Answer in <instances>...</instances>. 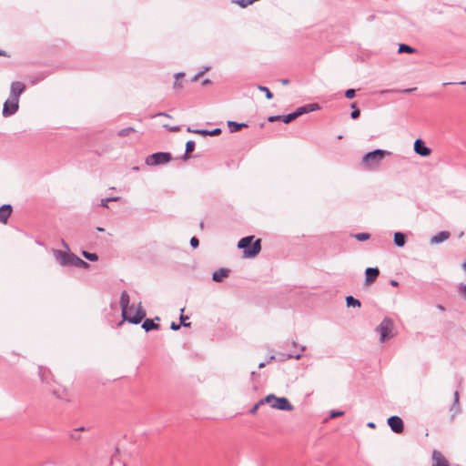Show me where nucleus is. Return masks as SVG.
<instances>
[{
  "label": "nucleus",
  "instance_id": "f257e3e1",
  "mask_svg": "<svg viewBox=\"0 0 466 466\" xmlns=\"http://www.w3.org/2000/svg\"><path fill=\"white\" fill-rule=\"evenodd\" d=\"M254 239V236H248L242 238L238 243V248L244 250V256L246 258H254L256 257L261 250V239H256L252 246L249 248V245Z\"/></svg>",
  "mask_w": 466,
  "mask_h": 466
},
{
  "label": "nucleus",
  "instance_id": "f03ea898",
  "mask_svg": "<svg viewBox=\"0 0 466 466\" xmlns=\"http://www.w3.org/2000/svg\"><path fill=\"white\" fill-rule=\"evenodd\" d=\"M262 402L269 405L270 408L279 410H293L294 407L290 401L285 397H278L274 394H268L262 399Z\"/></svg>",
  "mask_w": 466,
  "mask_h": 466
},
{
  "label": "nucleus",
  "instance_id": "7ed1b4c3",
  "mask_svg": "<svg viewBox=\"0 0 466 466\" xmlns=\"http://www.w3.org/2000/svg\"><path fill=\"white\" fill-rule=\"evenodd\" d=\"M387 154V151L381 149H376L369 152L363 157L362 165L365 168H375L380 165Z\"/></svg>",
  "mask_w": 466,
  "mask_h": 466
},
{
  "label": "nucleus",
  "instance_id": "20e7f679",
  "mask_svg": "<svg viewBox=\"0 0 466 466\" xmlns=\"http://www.w3.org/2000/svg\"><path fill=\"white\" fill-rule=\"evenodd\" d=\"M128 313L127 316H123L125 320H127L130 323L138 324L145 318L146 313L139 303L137 307L131 306L128 309Z\"/></svg>",
  "mask_w": 466,
  "mask_h": 466
},
{
  "label": "nucleus",
  "instance_id": "39448f33",
  "mask_svg": "<svg viewBox=\"0 0 466 466\" xmlns=\"http://www.w3.org/2000/svg\"><path fill=\"white\" fill-rule=\"evenodd\" d=\"M171 160L170 153L158 152L148 156L146 158V164L148 166H156L167 163Z\"/></svg>",
  "mask_w": 466,
  "mask_h": 466
},
{
  "label": "nucleus",
  "instance_id": "423d86ee",
  "mask_svg": "<svg viewBox=\"0 0 466 466\" xmlns=\"http://www.w3.org/2000/svg\"><path fill=\"white\" fill-rule=\"evenodd\" d=\"M393 329V323L389 319H384L380 326L378 327V331L380 335V341H385L386 339L392 337L391 331Z\"/></svg>",
  "mask_w": 466,
  "mask_h": 466
},
{
  "label": "nucleus",
  "instance_id": "0eeeda50",
  "mask_svg": "<svg viewBox=\"0 0 466 466\" xmlns=\"http://www.w3.org/2000/svg\"><path fill=\"white\" fill-rule=\"evenodd\" d=\"M19 100L16 97H10L4 104L3 115L5 116L15 114L18 109Z\"/></svg>",
  "mask_w": 466,
  "mask_h": 466
},
{
  "label": "nucleus",
  "instance_id": "6e6552de",
  "mask_svg": "<svg viewBox=\"0 0 466 466\" xmlns=\"http://www.w3.org/2000/svg\"><path fill=\"white\" fill-rule=\"evenodd\" d=\"M388 424L395 433H402L404 425L402 420L398 416H392L388 419Z\"/></svg>",
  "mask_w": 466,
  "mask_h": 466
},
{
  "label": "nucleus",
  "instance_id": "1a4fd4ad",
  "mask_svg": "<svg viewBox=\"0 0 466 466\" xmlns=\"http://www.w3.org/2000/svg\"><path fill=\"white\" fill-rule=\"evenodd\" d=\"M414 151L421 157H428L431 153V150L426 147L424 141L420 138L414 142Z\"/></svg>",
  "mask_w": 466,
  "mask_h": 466
},
{
  "label": "nucleus",
  "instance_id": "9d476101",
  "mask_svg": "<svg viewBox=\"0 0 466 466\" xmlns=\"http://www.w3.org/2000/svg\"><path fill=\"white\" fill-rule=\"evenodd\" d=\"M431 460L435 466H450L448 460L440 451L434 450L432 451Z\"/></svg>",
  "mask_w": 466,
  "mask_h": 466
},
{
  "label": "nucleus",
  "instance_id": "9b49d317",
  "mask_svg": "<svg viewBox=\"0 0 466 466\" xmlns=\"http://www.w3.org/2000/svg\"><path fill=\"white\" fill-rule=\"evenodd\" d=\"M365 284L367 286H370L376 280V279L380 275V270L377 268H368L365 271Z\"/></svg>",
  "mask_w": 466,
  "mask_h": 466
},
{
  "label": "nucleus",
  "instance_id": "f8f14e48",
  "mask_svg": "<svg viewBox=\"0 0 466 466\" xmlns=\"http://www.w3.org/2000/svg\"><path fill=\"white\" fill-rule=\"evenodd\" d=\"M25 85L22 82H14L11 85V96L10 97H16L19 100L20 95L25 91Z\"/></svg>",
  "mask_w": 466,
  "mask_h": 466
},
{
  "label": "nucleus",
  "instance_id": "ddd939ff",
  "mask_svg": "<svg viewBox=\"0 0 466 466\" xmlns=\"http://www.w3.org/2000/svg\"><path fill=\"white\" fill-rule=\"evenodd\" d=\"M13 208L11 205H3L0 208V223L6 224L12 214Z\"/></svg>",
  "mask_w": 466,
  "mask_h": 466
},
{
  "label": "nucleus",
  "instance_id": "4468645a",
  "mask_svg": "<svg viewBox=\"0 0 466 466\" xmlns=\"http://www.w3.org/2000/svg\"><path fill=\"white\" fill-rule=\"evenodd\" d=\"M74 254L66 253L63 251L56 252V259L64 266L72 264V258H74Z\"/></svg>",
  "mask_w": 466,
  "mask_h": 466
},
{
  "label": "nucleus",
  "instance_id": "2eb2a0df",
  "mask_svg": "<svg viewBox=\"0 0 466 466\" xmlns=\"http://www.w3.org/2000/svg\"><path fill=\"white\" fill-rule=\"evenodd\" d=\"M317 109H319V106L318 104H309L303 106H300L297 108V110L294 112L297 116V117L302 116L303 114L315 111Z\"/></svg>",
  "mask_w": 466,
  "mask_h": 466
},
{
  "label": "nucleus",
  "instance_id": "dca6fc26",
  "mask_svg": "<svg viewBox=\"0 0 466 466\" xmlns=\"http://www.w3.org/2000/svg\"><path fill=\"white\" fill-rule=\"evenodd\" d=\"M119 303H120L121 309H122V316H127V314L129 312L128 309L130 307L128 306V304H129V296H128V294L126 291H124L121 294L120 302Z\"/></svg>",
  "mask_w": 466,
  "mask_h": 466
},
{
  "label": "nucleus",
  "instance_id": "f3484780",
  "mask_svg": "<svg viewBox=\"0 0 466 466\" xmlns=\"http://www.w3.org/2000/svg\"><path fill=\"white\" fill-rule=\"evenodd\" d=\"M451 234L448 231H441L431 238V244H439L450 238Z\"/></svg>",
  "mask_w": 466,
  "mask_h": 466
},
{
  "label": "nucleus",
  "instance_id": "a211bd4d",
  "mask_svg": "<svg viewBox=\"0 0 466 466\" xmlns=\"http://www.w3.org/2000/svg\"><path fill=\"white\" fill-rule=\"evenodd\" d=\"M228 269L221 268L213 273L212 279L214 281L220 282L228 276Z\"/></svg>",
  "mask_w": 466,
  "mask_h": 466
},
{
  "label": "nucleus",
  "instance_id": "6ab92c4d",
  "mask_svg": "<svg viewBox=\"0 0 466 466\" xmlns=\"http://www.w3.org/2000/svg\"><path fill=\"white\" fill-rule=\"evenodd\" d=\"M406 242V236L403 233L396 232L394 234V243L398 247H403Z\"/></svg>",
  "mask_w": 466,
  "mask_h": 466
},
{
  "label": "nucleus",
  "instance_id": "aec40b11",
  "mask_svg": "<svg viewBox=\"0 0 466 466\" xmlns=\"http://www.w3.org/2000/svg\"><path fill=\"white\" fill-rule=\"evenodd\" d=\"M72 266H75V267H78V268H89V264L86 261H84L83 259H81L80 258H78L77 256H74V258H72Z\"/></svg>",
  "mask_w": 466,
  "mask_h": 466
},
{
  "label": "nucleus",
  "instance_id": "412c9836",
  "mask_svg": "<svg viewBox=\"0 0 466 466\" xmlns=\"http://www.w3.org/2000/svg\"><path fill=\"white\" fill-rule=\"evenodd\" d=\"M142 328L146 331H149L151 329H157L159 328V325L156 324L152 319H147L143 322Z\"/></svg>",
  "mask_w": 466,
  "mask_h": 466
},
{
  "label": "nucleus",
  "instance_id": "4be33fe9",
  "mask_svg": "<svg viewBox=\"0 0 466 466\" xmlns=\"http://www.w3.org/2000/svg\"><path fill=\"white\" fill-rule=\"evenodd\" d=\"M228 127L230 132L234 133V132L239 131L242 127H246L247 125L244 123L239 124V123H237L234 121H228Z\"/></svg>",
  "mask_w": 466,
  "mask_h": 466
},
{
  "label": "nucleus",
  "instance_id": "5701e85b",
  "mask_svg": "<svg viewBox=\"0 0 466 466\" xmlns=\"http://www.w3.org/2000/svg\"><path fill=\"white\" fill-rule=\"evenodd\" d=\"M196 132L198 134L203 135V136H218V135L221 134V129L220 128H215L212 131L200 129V130H197Z\"/></svg>",
  "mask_w": 466,
  "mask_h": 466
},
{
  "label": "nucleus",
  "instance_id": "b1692460",
  "mask_svg": "<svg viewBox=\"0 0 466 466\" xmlns=\"http://www.w3.org/2000/svg\"><path fill=\"white\" fill-rule=\"evenodd\" d=\"M136 131H137L136 128L129 127H126V128L119 130L117 132V136L120 137H125L129 136L132 133H135Z\"/></svg>",
  "mask_w": 466,
  "mask_h": 466
},
{
  "label": "nucleus",
  "instance_id": "393cba45",
  "mask_svg": "<svg viewBox=\"0 0 466 466\" xmlns=\"http://www.w3.org/2000/svg\"><path fill=\"white\" fill-rule=\"evenodd\" d=\"M346 303L348 307H360V302L359 299L353 298L352 296H349L346 298Z\"/></svg>",
  "mask_w": 466,
  "mask_h": 466
},
{
  "label": "nucleus",
  "instance_id": "a878e982",
  "mask_svg": "<svg viewBox=\"0 0 466 466\" xmlns=\"http://www.w3.org/2000/svg\"><path fill=\"white\" fill-rule=\"evenodd\" d=\"M184 76L183 73H177L176 74V81L174 83V88L176 89H181L183 87L181 78Z\"/></svg>",
  "mask_w": 466,
  "mask_h": 466
},
{
  "label": "nucleus",
  "instance_id": "bb28decb",
  "mask_svg": "<svg viewBox=\"0 0 466 466\" xmlns=\"http://www.w3.org/2000/svg\"><path fill=\"white\" fill-rule=\"evenodd\" d=\"M194 149H195V142L192 141V140L187 141V144H186V156H185V159H187L189 157L188 154L191 153Z\"/></svg>",
  "mask_w": 466,
  "mask_h": 466
},
{
  "label": "nucleus",
  "instance_id": "cd10ccee",
  "mask_svg": "<svg viewBox=\"0 0 466 466\" xmlns=\"http://www.w3.org/2000/svg\"><path fill=\"white\" fill-rule=\"evenodd\" d=\"M82 255L90 261H96L98 259V257L96 253H90L87 251H83Z\"/></svg>",
  "mask_w": 466,
  "mask_h": 466
},
{
  "label": "nucleus",
  "instance_id": "c85d7f7f",
  "mask_svg": "<svg viewBox=\"0 0 466 466\" xmlns=\"http://www.w3.org/2000/svg\"><path fill=\"white\" fill-rule=\"evenodd\" d=\"M414 53L415 50L410 47V46H407V45H404V44H401L400 45V47H399V53Z\"/></svg>",
  "mask_w": 466,
  "mask_h": 466
},
{
  "label": "nucleus",
  "instance_id": "c756f323",
  "mask_svg": "<svg viewBox=\"0 0 466 466\" xmlns=\"http://www.w3.org/2000/svg\"><path fill=\"white\" fill-rule=\"evenodd\" d=\"M297 118V116L296 114L293 112V113H290L289 115H286L284 116L281 117V120L284 122V123H289L293 120H295Z\"/></svg>",
  "mask_w": 466,
  "mask_h": 466
},
{
  "label": "nucleus",
  "instance_id": "7c9ffc66",
  "mask_svg": "<svg viewBox=\"0 0 466 466\" xmlns=\"http://www.w3.org/2000/svg\"><path fill=\"white\" fill-rule=\"evenodd\" d=\"M370 234L369 233H358L356 235H354V238L359 240V241H365V240H368L370 238Z\"/></svg>",
  "mask_w": 466,
  "mask_h": 466
},
{
  "label": "nucleus",
  "instance_id": "2f4dec72",
  "mask_svg": "<svg viewBox=\"0 0 466 466\" xmlns=\"http://www.w3.org/2000/svg\"><path fill=\"white\" fill-rule=\"evenodd\" d=\"M234 2L242 8H245V7L248 6L249 5L253 4V0H237Z\"/></svg>",
  "mask_w": 466,
  "mask_h": 466
},
{
  "label": "nucleus",
  "instance_id": "473e14b6",
  "mask_svg": "<svg viewBox=\"0 0 466 466\" xmlns=\"http://www.w3.org/2000/svg\"><path fill=\"white\" fill-rule=\"evenodd\" d=\"M258 89L260 91L264 92V94L268 99H271L273 97V94L270 92V90L268 87L259 86Z\"/></svg>",
  "mask_w": 466,
  "mask_h": 466
},
{
  "label": "nucleus",
  "instance_id": "72a5a7b5",
  "mask_svg": "<svg viewBox=\"0 0 466 466\" xmlns=\"http://www.w3.org/2000/svg\"><path fill=\"white\" fill-rule=\"evenodd\" d=\"M350 106L353 109L351 112V117L353 119L358 118L360 116V111L356 107V103H352Z\"/></svg>",
  "mask_w": 466,
  "mask_h": 466
},
{
  "label": "nucleus",
  "instance_id": "f704fd0d",
  "mask_svg": "<svg viewBox=\"0 0 466 466\" xmlns=\"http://www.w3.org/2000/svg\"><path fill=\"white\" fill-rule=\"evenodd\" d=\"M264 404H266V403H265V402H262V399H261L258 402H257V403L253 406V408L250 410V413H251V414H253V415H254V414H256V412L258 411V408H259L260 406L264 405Z\"/></svg>",
  "mask_w": 466,
  "mask_h": 466
},
{
  "label": "nucleus",
  "instance_id": "c9c22d12",
  "mask_svg": "<svg viewBox=\"0 0 466 466\" xmlns=\"http://www.w3.org/2000/svg\"><path fill=\"white\" fill-rule=\"evenodd\" d=\"M355 96V90L354 89H348L346 92H345V96L349 99H351L353 98Z\"/></svg>",
  "mask_w": 466,
  "mask_h": 466
},
{
  "label": "nucleus",
  "instance_id": "e433bc0d",
  "mask_svg": "<svg viewBox=\"0 0 466 466\" xmlns=\"http://www.w3.org/2000/svg\"><path fill=\"white\" fill-rule=\"evenodd\" d=\"M188 319L187 316H184V315H181L180 316V321H181V324L185 327H189L190 326V323L189 322H186V320Z\"/></svg>",
  "mask_w": 466,
  "mask_h": 466
},
{
  "label": "nucleus",
  "instance_id": "4c0bfd02",
  "mask_svg": "<svg viewBox=\"0 0 466 466\" xmlns=\"http://www.w3.org/2000/svg\"><path fill=\"white\" fill-rule=\"evenodd\" d=\"M190 244H191V246H192L194 248H198V244H199L198 239L196 237H193V238L190 239Z\"/></svg>",
  "mask_w": 466,
  "mask_h": 466
},
{
  "label": "nucleus",
  "instance_id": "58836bf2",
  "mask_svg": "<svg viewBox=\"0 0 466 466\" xmlns=\"http://www.w3.org/2000/svg\"><path fill=\"white\" fill-rule=\"evenodd\" d=\"M164 127L167 128L168 130L172 131V132H177L179 131V127H172V126H168L167 124H164L163 125Z\"/></svg>",
  "mask_w": 466,
  "mask_h": 466
},
{
  "label": "nucleus",
  "instance_id": "ea45409f",
  "mask_svg": "<svg viewBox=\"0 0 466 466\" xmlns=\"http://www.w3.org/2000/svg\"><path fill=\"white\" fill-rule=\"evenodd\" d=\"M341 415H343V411H333L330 414V418H336V417L341 416Z\"/></svg>",
  "mask_w": 466,
  "mask_h": 466
},
{
  "label": "nucleus",
  "instance_id": "a19ab883",
  "mask_svg": "<svg viewBox=\"0 0 466 466\" xmlns=\"http://www.w3.org/2000/svg\"><path fill=\"white\" fill-rule=\"evenodd\" d=\"M460 292L463 297H466V285L460 288Z\"/></svg>",
  "mask_w": 466,
  "mask_h": 466
},
{
  "label": "nucleus",
  "instance_id": "79ce46f5",
  "mask_svg": "<svg viewBox=\"0 0 466 466\" xmlns=\"http://www.w3.org/2000/svg\"><path fill=\"white\" fill-rule=\"evenodd\" d=\"M170 328H171L173 330H177V329H179L180 325L176 324L175 322H172V323H171Z\"/></svg>",
  "mask_w": 466,
  "mask_h": 466
},
{
  "label": "nucleus",
  "instance_id": "37998d69",
  "mask_svg": "<svg viewBox=\"0 0 466 466\" xmlns=\"http://www.w3.org/2000/svg\"><path fill=\"white\" fill-rule=\"evenodd\" d=\"M282 116H269L268 117V121L270 122H273V121H276V120H279L281 119Z\"/></svg>",
  "mask_w": 466,
  "mask_h": 466
},
{
  "label": "nucleus",
  "instance_id": "c03bdc74",
  "mask_svg": "<svg viewBox=\"0 0 466 466\" xmlns=\"http://www.w3.org/2000/svg\"><path fill=\"white\" fill-rule=\"evenodd\" d=\"M107 199H102L101 200V205L104 207V208H108V205H107Z\"/></svg>",
  "mask_w": 466,
  "mask_h": 466
},
{
  "label": "nucleus",
  "instance_id": "a18cd8bd",
  "mask_svg": "<svg viewBox=\"0 0 466 466\" xmlns=\"http://www.w3.org/2000/svg\"><path fill=\"white\" fill-rule=\"evenodd\" d=\"M107 201H118L120 199L119 197H114V198H106Z\"/></svg>",
  "mask_w": 466,
  "mask_h": 466
},
{
  "label": "nucleus",
  "instance_id": "49530a36",
  "mask_svg": "<svg viewBox=\"0 0 466 466\" xmlns=\"http://www.w3.org/2000/svg\"><path fill=\"white\" fill-rule=\"evenodd\" d=\"M197 130H198V129H192L191 127H187V132H189V133H194V134H198V133L196 132Z\"/></svg>",
  "mask_w": 466,
  "mask_h": 466
},
{
  "label": "nucleus",
  "instance_id": "de8ad7c7",
  "mask_svg": "<svg viewBox=\"0 0 466 466\" xmlns=\"http://www.w3.org/2000/svg\"><path fill=\"white\" fill-rule=\"evenodd\" d=\"M390 284L394 287H398L399 283L396 280H390Z\"/></svg>",
  "mask_w": 466,
  "mask_h": 466
},
{
  "label": "nucleus",
  "instance_id": "09e8293b",
  "mask_svg": "<svg viewBox=\"0 0 466 466\" xmlns=\"http://www.w3.org/2000/svg\"><path fill=\"white\" fill-rule=\"evenodd\" d=\"M281 83H282L283 85H289V81L288 79H282V80H281Z\"/></svg>",
  "mask_w": 466,
  "mask_h": 466
},
{
  "label": "nucleus",
  "instance_id": "8fccbe9b",
  "mask_svg": "<svg viewBox=\"0 0 466 466\" xmlns=\"http://www.w3.org/2000/svg\"><path fill=\"white\" fill-rule=\"evenodd\" d=\"M459 401V394L458 392H455V402Z\"/></svg>",
  "mask_w": 466,
  "mask_h": 466
},
{
  "label": "nucleus",
  "instance_id": "3c124183",
  "mask_svg": "<svg viewBox=\"0 0 466 466\" xmlns=\"http://www.w3.org/2000/svg\"><path fill=\"white\" fill-rule=\"evenodd\" d=\"M462 268L464 269V271L466 272V260L463 262L462 264Z\"/></svg>",
  "mask_w": 466,
  "mask_h": 466
},
{
  "label": "nucleus",
  "instance_id": "603ef678",
  "mask_svg": "<svg viewBox=\"0 0 466 466\" xmlns=\"http://www.w3.org/2000/svg\"><path fill=\"white\" fill-rule=\"evenodd\" d=\"M6 56V55H5V53L4 51H1V50H0V56Z\"/></svg>",
  "mask_w": 466,
  "mask_h": 466
},
{
  "label": "nucleus",
  "instance_id": "864d4df0",
  "mask_svg": "<svg viewBox=\"0 0 466 466\" xmlns=\"http://www.w3.org/2000/svg\"><path fill=\"white\" fill-rule=\"evenodd\" d=\"M264 366H265V364H264V363H260V364L258 365V368H259V369H261V368H263Z\"/></svg>",
  "mask_w": 466,
  "mask_h": 466
},
{
  "label": "nucleus",
  "instance_id": "5fc2aeb1",
  "mask_svg": "<svg viewBox=\"0 0 466 466\" xmlns=\"http://www.w3.org/2000/svg\"><path fill=\"white\" fill-rule=\"evenodd\" d=\"M199 76H200V75H198V76H195L193 80H194V81L198 80V78L199 77Z\"/></svg>",
  "mask_w": 466,
  "mask_h": 466
},
{
  "label": "nucleus",
  "instance_id": "6e6d98bb",
  "mask_svg": "<svg viewBox=\"0 0 466 466\" xmlns=\"http://www.w3.org/2000/svg\"><path fill=\"white\" fill-rule=\"evenodd\" d=\"M412 90H415V88H412V89H407V90H405V92H410V91H412Z\"/></svg>",
  "mask_w": 466,
  "mask_h": 466
},
{
  "label": "nucleus",
  "instance_id": "4d7b16f0",
  "mask_svg": "<svg viewBox=\"0 0 466 466\" xmlns=\"http://www.w3.org/2000/svg\"><path fill=\"white\" fill-rule=\"evenodd\" d=\"M97 230H98V231H104V228H97Z\"/></svg>",
  "mask_w": 466,
  "mask_h": 466
},
{
  "label": "nucleus",
  "instance_id": "13d9d810",
  "mask_svg": "<svg viewBox=\"0 0 466 466\" xmlns=\"http://www.w3.org/2000/svg\"><path fill=\"white\" fill-rule=\"evenodd\" d=\"M439 309L444 310V308L442 306H439Z\"/></svg>",
  "mask_w": 466,
  "mask_h": 466
},
{
  "label": "nucleus",
  "instance_id": "bf43d9fd",
  "mask_svg": "<svg viewBox=\"0 0 466 466\" xmlns=\"http://www.w3.org/2000/svg\"><path fill=\"white\" fill-rule=\"evenodd\" d=\"M158 116H167V115L165 114H162V113H159Z\"/></svg>",
  "mask_w": 466,
  "mask_h": 466
},
{
  "label": "nucleus",
  "instance_id": "052dcab7",
  "mask_svg": "<svg viewBox=\"0 0 466 466\" xmlns=\"http://www.w3.org/2000/svg\"><path fill=\"white\" fill-rule=\"evenodd\" d=\"M369 426L370 427H374V424L373 423H370Z\"/></svg>",
  "mask_w": 466,
  "mask_h": 466
},
{
  "label": "nucleus",
  "instance_id": "680f3d73",
  "mask_svg": "<svg viewBox=\"0 0 466 466\" xmlns=\"http://www.w3.org/2000/svg\"><path fill=\"white\" fill-rule=\"evenodd\" d=\"M431 466H435V465L432 463V465H431Z\"/></svg>",
  "mask_w": 466,
  "mask_h": 466
}]
</instances>
